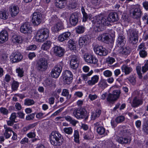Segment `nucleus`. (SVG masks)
<instances>
[{"mask_svg":"<svg viewBox=\"0 0 148 148\" xmlns=\"http://www.w3.org/2000/svg\"><path fill=\"white\" fill-rule=\"evenodd\" d=\"M73 114L77 119L85 118L87 119L88 118L87 115V111L84 108H78L74 110Z\"/></svg>","mask_w":148,"mask_h":148,"instance_id":"obj_7","label":"nucleus"},{"mask_svg":"<svg viewBox=\"0 0 148 148\" xmlns=\"http://www.w3.org/2000/svg\"><path fill=\"white\" fill-rule=\"evenodd\" d=\"M117 141L122 144H130V143L131 139L129 137H117Z\"/></svg>","mask_w":148,"mask_h":148,"instance_id":"obj_27","label":"nucleus"},{"mask_svg":"<svg viewBox=\"0 0 148 148\" xmlns=\"http://www.w3.org/2000/svg\"><path fill=\"white\" fill-rule=\"evenodd\" d=\"M8 13L5 10H2L0 11V18L4 20L8 19Z\"/></svg>","mask_w":148,"mask_h":148,"instance_id":"obj_40","label":"nucleus"},{"mask_svg":"<svg viewBox=\"0 0 148 148\" xmlns=\"http://www.w3.org/2000/svg\"><path fill=\"white\" fill-rule=\"evenodd\" d=\"M55 4L57 7L60 8H64L66 3L65 1L63 0H56Z\"/></svg>","mask_w":148,"mask_h":148,"instance_id":"obj_34","label":"nucleus"},{"mask_svg":"<svg viewBox=\"0 0 148 148\" xmlns=\"http://www.w3.org/2000/svg\"><path fill=\"white\" fill-rule=\"evenodd\" d=\"M38 123L37 122L29 124L28 125L24 127L23 129V130L24 132H26L34 127Z\"/></svg>","mask_w":148,"mask_h":148,"instance_id":"obj_43","label":"nucleus"},{"mask_svg":"<svg viewBox=\"0 0 148 148\" xmlns=\"http://www.w3.org/2000/svg\"><path fill=\"white\" fill-rule=\"evenodd\" d=\"M125 119V118L124 116L122 115L119 116L116 118L115 122L117 123H120L124 121Z\"/></svg>","mask_w":148,"mask_h":148,"instance_id":"obj_52","label":"nucleus"},{"mask_svg":"<svg viewBox=\"0 0 148 148\" xmlns=\"http://www.w3.org/2000/svg\"><path fill=\"white\" fill-rule=\"evenodd\" d=\"M142 20L145 23L148 24V13L144 14L142 17Z\"/></svg>","mask_w":148,"mask_h":148,"instance_id":"obj_60","label":"nucleus"},{"mask_svg":"<svg viewBox=\"0 0 148 148\" xmlns=\"http://www.w3.org/2000/svg\"><path fill=\"white\" fill-rule=\"evenodd\" d=\"M99 79V76L95 75L92 76L90 79L88 80L87 83L89 86H92L97 83Z\"/></svg>","mask_w":148,"mask_h":148,"instance_id":"obj_20","label":"nucleus"},{"mask_svg":"<svg viewBox=\"0 0 148 148\" xmlns=\"http://www.w3.org/2000/svg\"><path fill=\"white\" fill-rule=\"evenodd\" d=\"M64 132L68 134H71L73 133V129L71 127H65L63 129Z\"/></svg>","mask_w":148,"mask_h":148,"instance_id":"obj_53","label":"nucleus"},{"mask_svg":"<svg viewBox=\"0 0 148 148\" xmlns=\"http://www.w3.org/2000/svg\"><path fill=\"white\" fill-rule=\"evenodd\" d=\"M77 6V3L74 1L71 3H70L69 5L68 8L70 10H73Z\"/></svg>","mask_w":148,"mask_h":148,"instance_id":"obj_55","label":"nucleus"},{"mask_svg":"<svg viewBox=\"0 0 148 148\" xmlns=\"http://www.w3.org/2000/svg\"><path fill=\"white\" fill-rule=\"evenodd\" d=\"M32 22L34 25H38L41 22L42 15L39 12H34L32 15Z\"/></svg>","mask_w":148,"mask_h":148,"instance_id":"obj_11","label":"nucleus"},{"mask_svg":"<svg viewBox=\"0 0 148 148\" xmlns=\"http://www.w3.org/2000/svg\"><path fill=\"white\" fill-rule=\"evenodd\" d=\"M78 14L76 13L72 14L70 17V23L73 26H75L78 22Z\"/></svg>","mask_w":148,"mask_h":148,"instance_id":"obj_18","label":"nucleus"},{"mask_svg":"<svg viewBox=\"0 0 148 148\" xmlns=\"http://www.w3.org/2000/svg\"><path fill=\"white\" fill-rule=\"evenodd\" d=\"M84 58L86 62L90 64H95L98 62L97 59L91 55L85 54L84 56Z\"/></svg>","mask_w":148,"mask_h":148,"instance_id":"obj_16","label":"nucleus"},{"mask_svg":"<svg viewBox=\"0 0 148 148\" xmlns=\"http://www.w3.org/2000/svg\"><path fill=\"white\" fill-rule=\"evenodd\" d=\"M139 54L140 57L143 58L145 57L147 55V53L145 51V49H143V50H140Z\"/></svg>","mask_w":148,"mask_h":148,"instance_id":"obj_59","label":"nucleus"},{"mask_svg":"<svg viewBox=\"0 0 148 148\" xmlns=\"http://www.w3.org/2000/svg\"><path fill=\"white\" fill-rule=\"evenodd\" d=\"M51 143L53 145L59 146L61 145L64 141L62 135L56 131L52 132L49 136Z\"/></svg>","mask_w":148,"mask_h":148,"instance_id":"obj_2","label":"nucleus"},{"mask_svg":"<svg viewBox=\"0 0 148 148\" xmlns=\"http://www.w3.org/2000/svg\"><path fill=\"white\" fill-rule=\"evenodd\" d=\"M103 74L105 77H109L112 76V73L109 70H106L103 72Z\"/></svg>","mask_w":148,"mask_h":148,"instance_id":"obj_64","label":"nucleus"},{"mask_svg":"<svg viewBox=\"0 0 148 148\" xmlns=\"http://www.w3.org/2000/svg\"><path fill=\"white\" fill-rule=\"evenodd\" d=\"M49 30L47 28H42L38 31L35 37L36 40L42 42L45 40L49 36Z\"/></svg>","mask_w":148,"mask_h":148,"instance_id":"obj_3","label":"nucleus"},{"mask_svg":"<svg viewBox=\"0 0 148 148\" xmlns=\"http://www.w3.org/2000/svg\"><path fill=\"white\" fill-rule=\"evenodd\" d=\"M79 58L76 55H73L71 56L70 60L71 67L73 69H76L78 66Z\"/></svg>","mask_w":148,"mask_h":148,"instance_id":"obj_15","label":"nucleus"},{"mask_svg":"<svg viewBox=\"0 0 148 148\" xmlns=\"http://www.w3.org/2000/svg\"><path fill=\"white\" fill-rule=\"evenodd\" d=\"M63 81L64 84H69L72 82L73 75L72 73L69 70H66L63 73Z\"/></svg>","mask_w":148,"mask_h":148,"instance_id":"obj_9","label":"nucleus"},{"mask_svg":"<svg viewBox=\"0 0 148 148\" xmlns=\"http://www.w3.org/2000/svg\"><path fill=\"white\" fill-rule=\"evenodd\" d=\"M62 95L63 96L67 97V99H69L71 97V95H69V92L68 90L66 89H64L63 90Z\"/></svg>","mask_w":148,"mask_h":148,"instance_id":"obj_56","label":"nucleus"},{"mask_svg":"<svg viewBox=\"0 0 148 148\" xmlns=\"http://www.w3.org/2000/svg\"><path fill=\"white\" fill-rule=\"evenodd\" d=\"M64 29V26L62 22L60 20L56 23L54 26L52 28V31L54 32H58Z\"/></svg>","mask_w":148,"mask_h":148,"instance_id":"obj_22","label":"nucleus"},{"mask_svg":"<svg viewBox=\"0 0 148 148\" xmlns=\"http://www.w3.org/2000/svg\"><path fill=\"white\" fill-rule=\"evenodd\" d=\"M101 113V110L99 109H97L95 112H92L91 116V120H95L99 116Z\"/></svg>","mask_w":148,"mask_h":148,"instance_id":"obj_35","label":"nucleus"},{"mask_svg":"<svg viewBox=\"0 0 148 148\" xmlns=\"http://www.w3.org/2000/svg\"><path fill=\"white\" fill-rule=\"evenodd\" d=\"M35 102L33 99L27 98L25 99L24 101V104L27 106H30L35 104Z\"/></svg>","mask_w":148,"mask_h":148,"instance_id":"obj_44","label":"nucleus"},{"mask_svg":"<svg viewBox=\"0 0 148 148\" xmlns=\"http://www.w3.org/2000/svg\"><path fill=\"white\" fill-rule=\"evenodd\" d=\"M53 51L55 54L59 57L63 56L64 50L61 47L56 46L53 48Z\"/></svg>","mask_w":148,"mask_h":148,"instance_id":"obj_24","label":"nucleus"},{"mask_svg":"<svg viewBox=\"0 0 148 148\" xmlns=\"http://www.w3.org/2000/svg\"><path fill=\"white\" fill-rule=\"evenodd\" d=\"M21 32L24 34H30L32 32V28L29 23L25 22L20 28Z\"/></svg>","mask_w":148,"mask_h":148,"instance_id":"obj_14","label":"nucleus"},{"mask_svg":"<svg viewBox=\"0 0 148 148\" xmlns=\"http://www.w3.org/2000/svg\"><path fill=\"white\" fill-rule=\"evenodd\" d=\"M64 118L67 121L70 122V123L73 126H75L76 124L78 123V121L73 119L69 116H66L64 117Z\"/></svg>","mask_w":148,"mask_h":148,"instance_id":"obj_37","label":"nucleus"},{"mask_svg":"<svg viewBox=\"0 0 148 148\" xmlns=\"http://www.w3.org/2000/svg\"><path fill=\"white\" fill-rule=\"evenodd\" d=\"M48 66V62L44 59L40 58L36 62V68L38 71H45L47 69Z\"/></svg>","mask_w":148,"mask_h":148,"instance_id":"obj_5","label":"nucleus"},{"mask_svg":"<svg viewBox=\"0 0 148 148\" xmlns=\"http://www.w3.org/2000/svg\"><path fill=\"white\" fill-rule=\"evenodd\" d=\"M23 58V56L18 51L13 52L10 56V61L12 63L18 62L21 61Z\"/></svg>","mask_w":148,"mask_h":148,"instance_id":"obj_12","label":"nucleus"},{"mask_svg":"<svg viewBox=\"0 0 148 148\" xmlns=\"http://www.w3.org/2000/svg\"><path fill=\"white\" fill-rule=\"evenodd\" d=\"M68 46L71 50H74L76 48L75 44L73 39H71L68 42Z\"/></svg>","mask_w":148,"mask_h":148,"instance_id":"obj_45","label":"nucleus"},{"mask_svg":"<svg viewBox=\"0 0 148 148\" xmlns=\"http://www.w3.org/2000/svg\"><path fill=\"white\" fill-rule=\"evenodd\" d=\"M131 7V9L133 10L131 12L133 18L136 19L139 18L142 14V12L140 8L139 5H132Z\"/></svg>","mask_w":148,"mask_h":148,"instance_id":"obj_8","label":"nucleus"},{"mask_svg":"<svg viewBox=\"0 0 148 148\" xmlns=\"http://www.w3.org/2000/svg\"><path fill=\"white\" fill-rule=\"evenodd\" d=\"M0 112L3 115H7L8 114V111L7 109L5 108L1 107L0 108Z\"/></svg>","mask_w":148,"mask_h":148,"instance_id":"obj_58","label":"nucleus"},{"mask_svg":"<svg viewBox=\"0 0 148 148\" xmlns=\"http://www.w3.org/2000/svg\"><path fill=\"white\" fill-rule=\"evenodd\" d=\"M12 40V41L14 43H21L23 41L22 37L16 35L13 36Z\"/></svg>","mask_w":148,"mask_h":148,"instance_id":"obj_36","label":"nucleus"},{"mask_svg":"<svg viewBox=\"0 0 148 148\" xmlns=\"http://www.w3.org/2000/svg\"><path fill=\"white\" fill-rule=\"evenodd\" d=\"M130 43L135 44L138 42V32L135 29H130L127 32Z\"/></svg>","mask_w":148,"mask_h":148,"instance_id":"obj_4","label":"nucleus"},{"mask_svg":"<svg viewBox=\"0 0 148 148\" xmlns=\"http://www.w3.org/2000/svg\"><path fill=\"white\" fill-rule=\"evenodd\" d=\"M89 40V37L88 36H84L80 38L79 40V45L81 47L85 45Z\"/></svg>","mask_w":148,"mask_h":148,"instance_id":"obj_29","label":"nucleus"},{"mask_svg":"<svg viewBox=\"0 0 148 148\" xmlns=\"http://www.w3.org/2000/svg\"><path fill=\"white\" fill-rule=\"evenodd\" d=\"M8 34L5 30L2 31L0 33V43H3L8 39Z\"/></svg>","mask_w":148,"mask_h":148,"instance_id":"obj_19","label":"nucleus"},{"mask_svg":"<svg viewBox=\"0 0 148 148\" xmlns=\"http://www.w3.org/2000/svg\"><path fill=\"white\" fill-rule=\"evenodd\" d=\"M148 70V60L145 63L144 66L142 67V71L143 73L146 72Z\"/></svg>","mask_w":148,"mask_h":148,"instance_id":"obj_62","label":"nucleus"},{"mask_svg":"<svg viewBox=\"0 0 148 148\" xmlns=\"http://www.w3.org/2000/svg\"><path fill=\"white\" fill-rule=\"evenodd\" d=\"M85 28L83 26H77L75 28L76 32L79 34L83 33L84 31Z\"/></svg>","mask_w":148,"mask_h":148,"instance_id":"obj_47","label":"nucleus"},{"mask_svg":"<svg viewBox=\"0 0 148 148\" xmlns=\"http://www.w3.org/2000/svg\"><path fill=\"white\" fill-rule=\"evenodd\" d=\"M70 35L71 33L69 32L64 33L59 36L58 38V40L60 42H63L66 40H67Z\"/></svg>","mask_w":148,"mask_h":148,"instance_id":"obj_32","label":"nucleus"},{"mask_svg":"<svg viewBox=\"0 0 148 148\" xmlns=\"http://www.w3.org/2000/svg\"><path fill=\"white\" fill-rule=\"evenodd\" d=\"M93 72V71L91 70L87 74H82L81 77L84 81H87L88 80L89 77L92 75Z\"/></svg>","mask_w":148,"mask_h":148,"instance_id":"obj_42","label":"nucleus"},{"mask_svg":"<svg viewBox=\"0 0 148 148\" xmlns=\"http://www.w3.org/2000/svg\"><path fill=\"white\" fill-rule=\"evenodd\" d=\"M94 51L97 54L100 56H105L108 54L106 49L101 46L96 45L94 48Z\"/></svg>","mask_w":148,"mask_h":148,"instance_id":"obj_13","label":"nucleus"},{"mask_svg":"<svg viewBox=\"0 0 148 148\" xmlns=\"http://www.w3.org/2000/svg\"><path fill=\"white\" fill-rule=\"evenodd\" d=\"M143 130L146 133L148 134V120L146 121L143 127Z\"/></svg>","mask_w":148,"mask_h":148,"instance_id":"obj_63","label":"nucleus"},{"mask_svg":"<svg viewBox=\"0 0 148 148\" xmlns=\"http://www.w3.org/2000/svg\"><path fill=\"white\" fill-rule=\"evenodd\" d=\"M4 127L5 130L3 135L6 139H8L12 135V133L13 131L11 128L8 127L6 125H4Z\"/></svg>","mask_w":148,"mask_h":148,"instance_id":"obj_23","label":"nucleus"},{"mask_svg":"<svg viewBox=\"0 0 148 148\" xmlns=\"http://www.w3.org/2000/svg\"><path fill=\"white\" fill-rule=\"evenodd\" d=\"M121 68L122 72L124 73L125 75H129L132 71L131 67L126 65H123Z\"/></svg>","mask_w":148,"mask_h":148,"instance_id":"obj_28","label":"nucleus"},{"mask_svg":"<svg viewBox=\"0 0 148 148\" xmlns=\"http://www.w3.org/2000/svg\"><path fill=\"white\" fill-rule=\"evenodd\" d=\"M97 85L99 89L103 90L106 88L108 86L106 80L105 79H103L99 80Z\"/></svg>","mask_w":148,"mask_h":148,"instance_id":"obj_31","label":"nucleus"},{"mask_svg":"<svg viewBox=\"0 0 148 148\" xmlns=\"http://www.w3.org/2000/svg\"><path fill=\"white\" fill-rule=\"evenodd\" d=\"M1 60L4 63H5L8 60V55L4 53H3L1 56Z\"/></svg>","mask_w":148,"mask_h":148,"instance_id":"obj_50","label":"nucleus"},{"mask_svg":"<svg viewBox=\"0 0 148 148\" xmlns=\"http://www.w3.org/2000/svg\"><path fill=\"white\" fill-rule=\"evenodd\" d=\"M126 42L125 38V36L123 35H120L118 38L117 44L118 47L119 45L121 47L123 46Z\"/></svg>","mask_w":148,"mask_h":148,"instance_id":"obj_33","label":"nucleus"},{"mask_svg":"<svg viewBox=\"0 0 148 148\" xmlns=\"http://www.w3.org/2000/svg\"><path fill=\"white\" fill-rule=\"evenodd\" d=\"M105 129L102 126H99L97 128V131L99 135H102L105 132Z\"/></svg>","mask_w":148,"mask_h":148,"instance_id":"obj_49","label":"nucleus"},{"mask_svg":"<svg viewBox=\"0 0 148 148\" xmlns=\"http://www.w3.org/2000/svg\"><path fill=\"white\" fill-rule=\"evenodd\" d=\"M94 138L93 133L91 131H89L84 135V138L85 140H92Z\"/></svg>","mask_w":148,"mask_h":148,"instance_id":"obj_41","label":"nucleus"},{"mask_svg":"<svg viewBox=\"0 0 148 148\" xmlns=\"http://www.w3.org/2000/svg\"><path fill=\"white\" fill-rule=\"evenodd\" d=\"M97 39L107 44H109L112 42V37L107 33H103L100 35L98 37Z\"/></svg>","mask_w":148,"mask_h":148,"instance_id":"obj_10","label":"nucleus"},{"mask_svg":"<svg viewBox=\"0 0 148 148\" xmlns=\"http://www.w3.org/2000/svg\"><path fill=\"white\" fill-rule=\"evenodd\" d=\"M63 66L62 62L56 65L51 71V74L52 77L55 78H58L61 72Z\"/></svg>","mask_w":148,"mask_h":148,"instance_id":"obj_6","label":"nucleus"},{"mask_svg":"<svg viewBox=\"0 0 148 148\" xmlns=\"http://www.w3.org/2000/svg\"><path fill=\"white\" fill-rule=\"evenodd\" d=\"M108 17L110 22H116L119 19L118 14L115 12L110 13Z\"/></svg>","mask_w":148,"mask_h":148,"instance_id":"obj_21","label":"nucleus"},{"mask_svg":"<svg viewBox=\"0 0 148 148\" xmlns=\"http://www.w3.org/2000/svg\"><path fill=\"white\" fill-rule=\"evenodd\" d=\"M9 10L12 16L14 17L18 13L19 8L17 5H12L10 7Z\"/></svg>","mask_w":148,"mask_h":148,"instance_id":"obj_17","label":"nucleus"},{"mask_svg":"<svg viewBox=\"0 0 148 148\" xmlns=\"http://www.w3.org/2000/svg\"><path fill=\"white\" fill-rule=\"evenodd\" d=\"M121 93V90L119 89L114 90L112 92V93L117 99L119 97Z\"/></svg>","mask_w":148,"mask_h":148,"instance_id":"obj_51","label":"nucleus"},{"mask_svg":"<svg viewBox=\"0 0 148 148\" xmlns=\"http://www.w3.org/2000/svg\"><path fill=\"white\" fill-rule=\"evenodd\" d=\"M73 136L74 138V141L76 143H79V134L77 130L74 131Z\"/></svg>","mask_w":148,"mask_h":148,"instance_id":"obj_48","label":"nucleus"},{"mask_svg":"<svg viewBox=\"0 0 148 148\" xmlns=\"http://www.w3.org/2000/svg\"><path fill=\"white\" fill-rule=\"evenodd\" d=\"M95 24L98 28V31H103L105 26L110 25V21L108 17H103L99 16H95Z\"/></svg>","mask_w":148,"mask_h":148,"instance_id":"obj_1","label":"nucleus"},{"mask_svg":"<svg viewBox=\"0 0 148 148\" xmlns=\"http://www.w3.org/2000/svg\"><path fill=\"white\" fill-rule=\"evenodd\" d=\"M115 61V60L114 58L108 57L106 59V62L108 64H111Z\"/></svg>","mask_w":148,"mask_h":148,"instance_id":"obj_61","label":"nucleus"},{"mask_svg":"<svg viewBox=\"0 0 148 148\" xmlns=\"http://www.w3.org/2000/svg\"><path fill=\"white\" fill-rule=\"evenodd\" d=\"M19 86V83L18 82L14 81L12 84V88L13 90H16Z\"/></svg>","mask_w":148,"mask_h":148,"instance_id":"obj_54","label":"nucleus"},{"mask_svg":"<svg viewBox=\"0 0 148 148\" xmlns=\"http://www.w3.org/2000/svg\"><path fill=\"white\" fill-rule=\"evenodd\" d=\"M81 11L83 14V21L84 22H86L88 19L90 20L92 17V15L90 14H88L85 12V10L83 6L81 7Z\"/></svg>","mask_w":148,"mask_h":148,"instance_id":"obj_30","label":"nucleus"},{"mask_svg":"<svg viewBox=\"0 0 148 148\" xmlns=\"http://www.w3.org/2000/svg\"><path fill=\"white\" fill-rule=\"evenodd\" d=\"M143 102L142 99H139L137 97H134L131 106L133 108H136L141 105Z\"/></svg>","mask_w":148,"mask_h":148,"instance_id":"obj_26","label":"nucleus"},{"mask_svg":"<svg viewBox=\"0 0 148 148\" xmlns=\"http://www.w3.org/2000/svg\"><path fill=\"white\" fill-rule=\"evenodd\" d=\"M136 77H134L133 75H131L127 78V79L133 85H134L136 84Z\"/></svg>","mask_w":148,"mask_h":148,"instance_id":"obj_57","label":"nucleus"},{"mask_svg":"<svg viewBox=\"0 0 148 148\" xmlns=\"http://www.w3.org/2000/svg\"><path fill=\"white\" fill-rule=\"evenodd\" d=\"M107 100L108 101L111 102L116 101L117 99L112 93L108 94L107 98Z\"/></svg>","mask_w":148,"mask_h":148,"instance_id":"obj_46","label":"nucleus"},{"mask_svg":"<svg viewBox=\"0 0 148 148\" xmlns=\"http://www.w3.org/2000/svg\"><path fill=\"white\" fill-rule=\"evenodd\" d=\"M51 44L50 41H47L42 45L41 49L43 50H47L50 47Z\"/></svg>","mask_w":148,"mask_h":148,"instance_id":"obj_38","label":"nucleus"},{"mask_svg":"<svg viewBox=\"0 0 148 148\" xmlns=\"http://www.w3.org/2000/svg\"><path fill=\"white\" fill-rule=\"evenodd\" d=\"M131 51V49L128 47H121L119 50V54L122 55H127Z\"/></svg>","mask_w":148,"mask_h":148,"instance_id":"obj_25","label":"nucleus"},{"mask_svg":"<svg viewBox=\"0 0 148 148\" xmlns=\"http://www.w3.org/2000/svg\"><path fill=\"white\" fill-rule=\"evenodd\" d=\"M49 20L51 24H56L60 20L58 18L56 15H53L51 16V17Z\"/></svg>","mask_w":148,"mask_h":148,"instance_id":"obj_39","label":"nucleus"}]
</instances>
